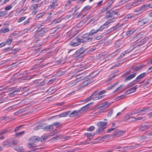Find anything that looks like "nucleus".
<instances>
[{
  "label": "nucleus",
  "instance_id": "obj_23",
  "mask_svg": "<svg viewBox=\"0 0 152 152\" xmlns=\"http://www.w3.org/2000/svg\"><path fill=\"white\" fill-rule=\"evenodd\" d=\"M74 0H69L67 1V3L66 4L65 7V8H67L69 5L72 3L74 1Z\"/></svg>",
  "mask_w": 152,
  "mask_h": 152
},
{
  "label": "nucleus",
  "instance_id": "obj_47",
  "mask_svg": "<svg viewBox=\"0 0 152 152\" xmlns=\"http://www.w3.org/2000/svg\"><path fill=\"white\" fill-rule=\"evenodd\" d=\"M28 109V107H26L23 109H22L21 110H20L18 111V112H20V113H21L23 112H25Z\"/></svg>",
  "mask_w": 152,
  "mask_h": 152
},
{
  "label": "nucleus",
  "instance_id": "obj_13",
  "mask_svg": "<svg viewBox=\"0 0 152 152\" xmlns=\"http://www.w3.org/2000/svg\"><path fill=\"white\" fill-rule=\"evenodd\" d=\"M137 86V85H136L127 90L126 91V93L127 94H129L134 92L137 89V88L136 87Z\"/></svg>",
  "mask_w": 152,
  "mask_h": 152
},
{
  "label": "nucleus",
  "instance_id": "obj_43",
  "mask_svg": "<svg viewBox=\"0 0 152 152\" xmlns=\"http://www.w3.org/2000/svg\"><path fill=\"white\" fill-rule=\"evenodd\" d=\"M147 4H144L142 5L141 7H140L139 9L140 11H142L145 9L147 8Z\"/></svg>",
  "mask_w": 152,
  "mask_h": 152
},
{
  "label": "nucleus",
  "instance_id": "obj_51",
  "mask_svg": "<svg viewBox=\"0 0 152 152\" xmlns=\"http://www.w3.org/2000/svg\"><path fill=\"white\" fill-rule=\"evenodd\" d=\"M134 32V31L132 30H129L127 31L126 32V35L128 36H130V35L132 34Z\"/></svg>",
  "mask_w": 152,
  "mask_h": 152
},
{
  "label": "nucleus",
  "instance_id": "obj_60",
  "mask_svg": "<svg viewBox=\"0 0 152 152\" xmlns=\"http://www.w3.org/2000/svg\"><path fill=\"white\" fill-rule=\"evenodd\" d=\"M126 95H121L120 96L118 97L117 98V99L118 100H120V99H121L125 97Z\"/></svg>",
  "mask_w": 152,
  "mask_h": 152
},
{
  "label": "nucleus",
  "instance_id": "obj_24",
  "mask_svg": "<svg viewBox=\"0 0 152 152\" xmlns=\"http://www.w3.org/2000/svg\"><path fill=\"white\" fill-rule=\"evenodd\" d=\"M83 53V50L82 49H80L78 50L77 51L75 54L77 55L78 54V56H80L81 55H82Z\"/></svg>",
  "mask_w": 152,
  "mask_h": 152
},
{
  "label": "nucleus",
  "instance_id": "obj_53",
  "mask_svg": "<svg viewBox=\"0 0 152 152\" xmlns=\"http://www.w3.org/2000/svg\"><path fill=\"white\" fill-rule=\"evenodd\" d=\"M76 40L79 43H84L83 39L82 38V39H80L79 38H77L76 39Z\"/></svg>",
  "mask_w": 152,
  "mask_h": 152
},
{
  "label": "nucleus",
  "instance_id": "obj_2",
  "mask_svg": "<svg viewBox=\"0 0 152 152\" xmlns=\"http://www.w3.org/2000/svg\"><path fill=\"white\" fill-rule=\"evenodd\" d=\"M142 68V66H134L132 67V69L133 70H135V71L132 74L128 76L124 80V82H126L128 81L129 80L134 77L136 76V75L137 72L138 71L141 70Z\"/></svg>",
  "mask_w": 152,
  "mask_h": 152
},
{
  "label": "nucleus",
  "instance_id": "obj_4",
  "mask_svg": "<svg viewBox=\"0 0 152 152\" xmlns=\"http://www.w3.org/2000/svg\"><path fill=\"white\" fill-rule=\"evenodd\" d=\"M81 37V38L83 39L84 43L91 41L94 38L92 37L88 36V34L87 33L83 34Z\"/></svg>",
  "mask_w": 152,
  "mask_h": 152
},
{
  "label": "nucleus",
  "instance_id": "obj_63",
  "mask_svg": "<svg viewBox=\"0 0 152 152\" xmlns=\"http://www.w3.org/2000/svg\"><path fill=\"white\" fill-rule=\"evenodd\" d=\"M12 7V6L11 5H10L6 7L5 8V9L6 10H10Z\"/></svg>",
  "mask_w": 152,
  "mask_h": 152
},
{
  "label": "nucleus",
  "instance_id": "obj_41",
  "mask_svg": "<svg viewBox=\"0 0 152 152\" xmlns=\"http://www.w3.org/2000/svg\"><path fill=\"white\" fill-rule=\"evenodd\" d=\"M110 7V5H108L107 6L104 7L103 8L102 10L101 11L102 12H104L106 11L107 10L109 9Z\"/></svg>",
  "mask_w": 152,
  "mask_h": 152
},
{
  "label": "nucleus",
  "instance_id": "obj_36",
  "mask_svg": "<svg viewBox=\"0 0 152 152\" xmlns=\"http://www.w3.org/2000/svg\"><path fill=\"white\" fill-rule=\"evenodd\" d=\"M115 124L113 123L112 124V127L111 128L108 129L107 130V132H109L110 131L113 130L115 129Z\"/></svg>",
  "mask_w": 152,
  "mask_h": 152
},
{
  "label": "nucleus",
  "instance_id": "obj_15",
  "mask_svg": "<svg viewBox=\"0 0 152 152\" xmlns=\"http://www.w3.org/2000/svg\"><path fill=\"white\" fill-rule=\"evenodd\" d=\"M92 5H88L84 7L82 10V12L83 13L86 12L88 10H90L92 8Z\"/></svg>",
  "mask_w": 152,
  "mask_h": 152
},
{
  "label": "nucleus",
  "instance_id": "obj_33",
  "mask_svg": "<svg viewBox=\"0 0 152 152\" xmlns=\"http://www.w3.org/2000/svg\"><path fill=\"white\" fill-rule=\"evenodd\" d=\"M114 21H113L112 20H109L107 21L103 25L105 27V28L107 27V25L110 24V23L111 22H113Z\"/></svg>",
  "mask_w": 152,
  "mask_h": 152
},
{
  "label": "nucleus",
  "instance_id": "obj_28",
  "mask_svg": "<svg viewBox=\"0 0 152 152\" xmlns=\"http://www.w3.org/2000/svg\"><path fill=\"white\" fill-rule=\"evenodd\" d=\"M45 13V12H44L37 14L35 17V20L38 19L39 18L42 17L43 15H44Z\"/></svg>",
  "mask_w": 152,
  "mask_h": 152
},
{
  "label": "nucleus",
  "instance_id": "obj_18",
  "mask_svg": "<svg viewBox=\"0 0 152 152\" xmlns=\"http://www.w3.org/2000/svg\"><path fill=\"white\" fill-rule=\"evenodd\" d=\"M70 111H69L67 112L61 113L59 115V117L61 118L64 117H66L69 115V114L70 113Z\"/></svg>",
  "mask_w": 152,
  "mask_h": 152
},
{
  "label": "nucleus",
  "instance_id": "obj_6",
  "mask_svg": "<svg viewBox=\"0 0 152 152\" xmlns=\"http://www.w3.org/2000/svg\"><path fill=\"white\" fill-rule=\"evenodd\" d=\"M150 21L149 18H146L139 21L138 24V25L140 26H142L149 23Z\"/></svg>",
  "mask_w": 152,
  "mask_h": 152
},
{
  "label": "nucleus",
  "instance_id": "obj_35",
  "mask_svg": "<svg viewBox=\"0 0 152 152\" xmlns=\"http://www.w3.org/2000/svg\"><path fill=\"white\" fill-rule=\"evenodd\" d=\"M58 4H53L51 3V4L49 6V8L51 9H55L57 6H58Z\"/></svg>",
  "mask_w": 152,
  "mask_h": 152
},
{
  "label": "nucleus",
  "instance_id": "obj_1",
  "mask_svg": "<svg viewBox=\"0 0 152 152\" xmlns=\"http://www.w3.org/2000/svg\"><path fill=\"white\" fill-rule=\"evenodd\" d=\"M107 123L106 122L101 121L98 122L97 124V126L98 129L96 131L95 134H99L104 131V129L106 128V126Z\"/></svg>",
  "mask_w": 152,
  "mask_h": 152
},
{
  "label": "nucleus",
  "instance_id": "obj_19",
  "mask_svg": "<svg viewBox=\"0 0 152 152\" xmlns=\"http://www.w3.org/2000/svg\"><path fill=\"white\" fill-rule=\"evenodd\" d=\"M132 50H133V49H132V50L129 49H128V50H126L125 51L123 52L120 55V58H122L123 57H124V56H125V55L126 54H128V53H130V52H131L132 51Z\"/></svg>",
  "mask_w": 152,
  "mask_h": 152
},
{
  "label": "nucleus",
  "instance_id": "obj_38",
  "mask_svg": "<svg viewBox=\"0 0 152 152\" xmlns=\"http://www.w3.org/2000/svg\"><path fill=\"white\" fill-rule=\"evenodd\" d=\"M25 132L24 131H23L17 133L15 134V136L18 137H19L24 134Z\"/></svg>",
  "mask_w": 152,
  "mask_h": 152
},
{
  "label": "nucleus",
  "instance_id": "obj_10",
  "mask_svg": "<svg viewBox=\"0 0 152 152\" xmlns=\"http://www.w3.org/2000/svg\"><path fill=\"white\" fill-rule=\"evenodd\" d=\"M20 90V89L18 88H15L11 91V92L9 93V95L10 96H13L14 95L17 94V92H19Z\"/></svg>",
  "mask_w": 152,
  "mask_h": 152
},
{
  "label": "nucleus",
  "instance_id": "obj_32",
  "mask_svg": "<svg viewBox=\"0 0 152 152\" xmlns=\"http://www.w3.org/2000/svg\"><path fill=\"white\" fill-rule=\"evenodd\" d=\"M10 30L8 28H4L0 30V33H5L9 31Z\"/></svg>",
  "mask_w": 152,
  "mask_h": 152
},
{
  "label": "nucleus",
  "instance_id": "obj_55",
  "mask_svg": "<svg viewBox=\"0 0 152 152\" xmlns=\"http://www.w3.org/2000/svg\"><path fill=\"white\" fill-rule=\"evenodd\" d=\"M95 129V127L94 126H90L89 128L87 129V130L88 131H93Z\"/></svg>",
  "mask_w": 152,
  "mask_h": 152
},
{
  "label": "nucleus",
  "instance_id": "obj_7",
  "mask_svg": "<svg viewBox=\"0 0 152 152\" xmlns=\"http://www.w3.org/2000/svg\"><path fill=\"white\" fill-rule=\"evenodd\" d=\"M97 95H91L86 100H90L93 99V100H96L101 99L104 97L105 95L101 96H97Z\"/></svg>",
  "mask_w": 152,
  "mask_h": 152
},
{
  "label": "nucleus",
  "instance_id": "obj_11",
  "mask_svg": "<svg viewBox=\"0 0 152 152\" xmlns=\"http://www.w3.org/2000/svg\"><path fill=\"white\" fill-rule=\"evenodd\" d=\"M123 131L120 130H116L113 134V136L116 137H118L123 134Z\"/></svg>",
  "mask_w": 152,
  "mask_h": 152
},
{
  "label": "nucleus",
  "instance_id": "obj_30",
  "mask_svg": "<svg viewBox=\"0 0 152 152\" xmlns=\"http://www.w3.org/2000/svg\"><path fill=\"white\" fill-rule=\"evenodd\" d=\"M151 110V109L150 108L145 107L143 109H141V113H148Z\"/></svg>",
  "mask_w": 152,
  "mask_h": 152
},
{
  "label": "nucleus",
  "instance_id": "obj_42",
  "mask_svg": "<svg viewBox=\"0 0 152 152\" xmlns=\"http://www.w3.org/2000/svg\"><path fill=\"white\" fill-rule=\"evenodd\" d=\"M89 83V81L88 80H87L84 82L83 83L81 84L80 86L81 88H83L85 86L88 84Z\"/></svg>",
  "mask_w": 152,
  "mask_h": 152
},
{
  "label": "nucleus",
  "instance_id": "obj_54",
  "mask_svg": "<svg viewBox=\"0 0 152 152\" xmlns=\"http://www.w3.org/2000/svg\"><path fill=\"white\" fill-rule=\"evenodd\" d=\"M30 18H28L27 20L24 21L23 23V25H25L30 23Z\"/></svg>",
  "mask_w": 152,
  "mask_h": 152
},
{
  "label": "nucleus",
  "instance_id": "obj_31",
  "mask_svg": "<svg viewBox=\"0 0 152 152\" xmlns=\"http://www.w3.org/2000/svg\"><path fill=\"white\" fill-rule=\"evenodd\" d=\"M137 83L135 81V80H134L132 82H131V83H129V84H128L127 86V88H129L133 86H134V85L135 84H136Z\"/></svg>",
  "mask_w": 152,
  "mask_h": 152
},
{
  "label": "nucleus",
  "instance_id": "obj_40",
  "mask_svg": "<svg viewBox=\"0 0 152 152\" xmlns=\"http://www.w3.org/2000/svg\"><path fill=\"white\" fill-rule=\"evenodd\" d=\"M52 125H53V126H54L56 128L60 127L61 126V124L58 122H55Z\"/></svg>",
  "mask_w": 152,
  "mask_h": 152
},
{
  "label": "nucleus",
  "instance_id": "obj_49",
  "mask_svg": "<svg viewBox=\"0 0 152 152\" xmlns=\"http://www.w3.org/2000/svg\"><path fill=\"white\" fill-rule=\"evenodd\" d=\"M48 137L47 136L44 135L42 136L40 139V140L41 142H43L45 141L46 139Z\"/></svg>",
  "mask_w": 152,
  "mask_h": 152
},
{
  "label": "nucleus",
  "instance_id": "obj_37",
  "mask_svg": "<svg viewBox=\"0 0 152 152\" xmlns=\"http://www.w3.org/2000/svg\"><path fill=\"white\" fill-rule=\"evenodd\" d=\"M15 105H13L11 106L10 107L7 109L5 110L4 111L6 112H8L9 111L11 110L12 109L15 108Z\"/></svg>",
  "mask_w": 152,
  "mask_h": 152
},
{
  "label": "nucleus",
  "instance_id": "obj_62",
  "mask_svg": "<svg viewBox=\"0 0 152 152\" xmlns=\"http://www.w3.org/2000/svg\"><path fill=\"white\" fill-rule=\"evenodd\" d=\"M113 112V110H111L109 111L107 114L108 117H110L112 114Z\"/></svg>",
  "mask_w": 152,
  "mask_h": 152
},
{
  "label": "nucleus",
  "instance_id": "obj_58",
  "mask_svg": "<svg viewBox=\"0 0 152 152\" xmlns=\"http://www.w3.org/2000/svg\"><path fill=\"white\" fill-rule=\"evenodd\" d=\"M115 77V75H114V74H112L109 76V78L110 79V80H111L112 79L114 78Z\"/></svg>",
  "mask_w": 152,
  "mask_h": 152
},
{
  "label": "nucleus",
  "instance_id": "obj_16",
  "mask_svg": "<svg viewBox=\"0 0 152 152\" xmlns=\"http://www.w3.org/2000/svg\"><path fill=\"white\" fill-rule=\"evenodd\" d=\"M40 138L37 136H34L30 138V140L31 141L34 142H37L40 140Z\"/></svg>",
  "mask_w": 152,
  "mask_h": 152
},
{
  "label": "nucleus",
  "instance_id": "obj_17",
  "mask_svg": "<svg viewBox=\"0 0 152 152\" xmlns=\"http://www.w3.org/2000/svg\"><path fill=\"white\" fill-rule=\"evenodd\" d=\"M43 129L46 131L50 132L53 129V125H50L45 127L43 128Z\"/></svg>",
  "mask_w": 152,
  "mask_h": 152
},
{
  "label": "nucleus",
  "instance_id": "obj_12",
  "mask_svg": "<svg viewBox=\"0 0 152 152\" xmlns=\"http://www.w3.org/2000/svg\"><path fill=\"white\" fill-rule=\"evenodd\" d=\"M106 92V91L105 90H103L101 91H95L94 93L92 94V95H98L100 96L101 95H102L104 93H105Z\"/></svg>",
  "mask_w": 152,
  "mask_h": 152
},
{
  "label": "nucleus",
  "instance_id": "obj_57",
  "mask_svg": "<svg viewBox=\"0 0 152 152\" xmlns=\"http://www.w3.org/2000/svg\"><path fill=\"white\" fill-rule=\"evenodd\" d=\"M26 17L25 16L21 17L18 20L17 22L18 23L20 22H21L23 20H24L26 19Z\"/></svg>",
  "mask_w": 152,
  "mask_h": 152
},
{
  "label": "nucleus",
  "instance_id": "obj_45",
  "mask_svg": "<svg viewBox=\"0 0 152 152\" xmlns=\"http://www.w3.org/2000/svg\"><path fill=\"white\" fill-rule=\"evenodd\" d=\"M134 120H132V121H138V120H142L143 118L142 117H139L137 118H135L134 117Z\"/></svg>",
  "mask_w": 152,
  "mask_h": 152
},
{
  "label": "nucleus",
  "instance_id": "obj_20",
  "mask_svg": "<svg viewBox=\"0 0 152 152\" xmlns=\"http://www.w3.org/2000/svg\"><path fill=\"white\" fill-rule=\"evenodd\" d=\"M69 116L70 117H74L78 115L77 111L75 110L72 112H70L69 114Z\"/></svg>",
  "mask_w": 152,
  "mask_h": 152
},
{
  "label": "nucleus",
  "instance_id": "obj_34",
  "mask_svg": "<svg viewBox=\"0 0 152 152\" xmlns=\"http://www.w3.org/2000/svg\"><path fill=\"white\" fill-rule=\"evenodd\" d=\"M27 146L28 148H30L32 147H34L36 146V145L32 142L29 143L27 144Z\"/></svg>",
  "mask_w": 152,
  "mask_h": 152
},
{
  "label": "nucleus",
  "instance_id": "obj_27",
  "mask_svg": "<svg viewBox=\"0 0 152 152\" xmlns=\"http://www.w3.org/2000/svg\"><path fill=\"white\" fill-rule=\"evenodd\" d=\"M41 4H34L32 5V10H37L38 8L40 7Z\"/></svg>",
  "mask_w": 152,
  "mask_h": 152
},
{
  "label": "nucleus",
  "instance_id": "obj_39",
  "mask_svg": "<svg viewBox=\"0 0 152 152\" xmlns=\"http://www.w3.org/2000/svg\"><path fill=\"white\" fill-rule=\"evenodd\" d=\"M78 43L72 41L70 42V45L72 46H77L79 45Z\"/></svg>",
  "mask_w": 152,
  "mask_h": 152
},
{
  "label": "nucleus",
  "instance_id": "obj_9",
  "mask_svg": "<svg viewBox=\"0 0 152 152\" xmlns=\"http://www.w3.org/2000/svg\"><path fill=\"white\" fill-rule=\"evenodd\" d=\"M146 75V72L142 73L138 75L135 80L136 82L138 83L140 82L144 77Z\"/></svg>",
  "mask_w": 152,
  "mask_h": 152
},
{
  "label": "nucleus",
  "instance_id": "obj_29",
  "mask_svg": "<svg viewBox=\"0 0 152 152\" xmlns=\"http://www.w3.org/2000/svg\"><path fill=\"white\" fill-rule=\"evenodd\" d=\"M110 104L109 103L107 102H104L102 104V105L104 107V109H106L110 105Z\"/></svg>",
  "mask_w": 152,
  "mask_h": 152
},
{
  "label": "nucleus",
  "instance_id": "obj_48",
  "mask_svg": "<svg viewBox=\"0 0 152 152\" xmlns=\"http://www.w3.org/2000/svg\"><path fill=\"white\" fill-rule=\"evenodd\" d=\"M89 104H87L86 105L82 107L81 109L82 111L85 110L86 109H88L89 108Z\"/></svg>",
  "mask_w": 152,
  "mask_h": 152
},
{
  "label": "nucleus",
  "instance_id": "obj_26",
  "mask_svg": "<svg viewBox=\"0 0 152 152\" xmlns=\"http://www.w3.org/2000/svg\"><path fill=\"white\" fill-rule=\"evenodd\" d=\"M97 31L94 29H92L89 33H87L88 34V36L91 37L94 34L97 33Z\"/></svg>",
  "mask_w": 152,
  "mask_h": 152
},
{
  "label": "nucleus",
  "instance_id": "obj_5",
  "mask_svg": "<svg viewBox=\"0 0 152 152\" xmlns=\"http://www.w3.org/2000/svg\"><path fill=\"white\" fill-rule=\"evenodd\" d=\"M152 127V124L150 123L147 124H142L139 127V129L140 131L147 130Z\"/></svg>",
  "mask_w": 152,
  "mask_h": 152
},
{
  "label": "nucleus",
  "instance_id": "obj_50",
  "mask_svg": "<svg viewBox=\"0 0 152 152\" xmlns=\"http://www.w3.org/2000/svg\"><path fill=\"white\" fill-rule=\"evenodd\" d=\"M43 125V124H41V125L36 127H35L34 128V129L35 130H37L40 129H43V128L42 127V125Z\"/></svg>",
  "mask_w": 152,
  "mask_h": 152
},
{
  "label": "nucleus",
  "instance_id": "obj_56",
  "mask_svg": "<svg viewBox=\"0 0 152 152\" xmlns=\"http://www.w3.org/2000/svg\"><path fill=\"white\" fill-rule=\"evenodd\" d=\"M105 27L104 26V25H102L99 28L97 29V32L100 31H102L103 29Z\"/></svg>",
  "mask_w": 152,
  "mask_h": 152
},
{
  "label": "nucleus",
  "instance_id": "obj_21",
  "mask_svg": "<svg viewBox=\"0 0 152 152\" xmlns=\"http://www.w3.org/2000/svg\"><path fill=\"white\" fill-rule=\"evenodd\" d=\"M14 149L19 152H23L24 151L23 148L22 146L16 147L14 148Z\"/></svg>",
  "mask_w": 152,
  "mask_h": 152
},
{
  "label": "nucleus",
  "instance_id": "obj_52",
  "mask_svg": "<svg viewBox=\"0 0 152 152\" xmlns=\"http://www.w3.org/2000/svg\"><path fill=\"white\" fill-rule=\"evenodd\" d=\"M12 42V38H10L8 39L6 42V43L8 45H10L11 42Z\"/></svg>",
  "mask_w": 152,
  "mask_h": 152
},
{
  "label": "nucleus",
  "instance_id": "obj_59",
  "mask_svg": "<svg viewBox=\"0 0 152 152\" xmlns=\"http://www.w3.org/2000/svg\"><path fill=\"white\" fill-rule=\"evenodd\" d=\"M123 86H124V85H121L119 86L118 88H117L115 91H113V92H114L115 91H118V90L121 89V88H122V87H123Z\"/></svg>",
  "mask_w": 152,
  "mask_h": 152
},
{
  "label": "nucleus",
  "instance_id": "obj_8",
  "mask_svg": "<svg viewBox=\"0 0 152 152\" xmlns=\"http://www.w3.org/2000/svg\"><path fill=\"white\" fill-rule=\"evenodd\" d=\"M48 31V28H41L37 32V36L38 37H42L44 34L46 33Z\"/></svg>",
  "mask_w": 152,
  "mask_h": 152
},
{
  "label": "nucleus",
  "instance_id": "obj_3",
  "mask_svg": "<svg viewBox=\"0 0 152 152\" xmlns=\"http://www.w3.org/2000/svg\"><path fill=\"white\" fill-rule=\"evenodd\" d=\"M119 15V12L116 10H113L111 9L106 12V17L107 18H113L114 15Z\"/></svg>",
  "mask_w": 152,
  "mask_h": 152
},
{
  "label": "nucleus",
  "instance_id": "obj_64",
  "mask_svg": "<svg viewBox=\"0 0 152 152\" xmlns=\"http://www.w3.org/2000/svg\"><path fill=\"white\" fill-rule=\"evenodd\" d=\"M45 83V82L44 80L39 83V87H41L42 86H43Z\"/></svg>",
  "mask_w": 152,
  "mask_h": 152
},
{
  "label": "nucleus",
  "instance_id": "obj_22",
  "mask_svg": "<svg viewBox=\"0 0 152 152\" xmlns=\"http://www.w3.org/2000/svg\"><path fill=\"white\" fill-rule=\"evenodd\" d=\"M95 134H95V133L93 134H91L90 133H86L85 134V135H87V137H88V139L89 140H90L91 139L93 138V137L95 135Z\"/></svg>",
  "mask_w": 152,
  "mask_h": 152
},
{
  "label": "nucleus",
  "instance_id": "obj_14",
  "mask_svg": "<svg viewBox=\"0 0 152 152\" xmlns=\"http://www.w3.org/2000/svg\"><path fill=\"white\" fill-rule=\"evenodd\" d=\"M11 142L12 141L11 140L7 139L6 140L3 142V145L4 146H7L8 147L11 145Z\"/></svg>",
  "mask_w": 152,
  "mask_h": 152
},
{
  "label": "nucleus",
  "instance_id": "obj_25",
  "mask_svg": "<svg viewBox=\"0 0 152 152\" xmlns=\"http://www.w3.org/2000/svg\"><path fill=\"white\" fill-rule=\"evenodd\" d=\"M134 118L133 117L128 115L125 117L123 119V121L125 122L128 121L131 118Z\"/></svg>",
  "mask_w": 152,
  "mask_h": 152
},
{
  "label": "nucleus",
  "instance_id": "obj_44",
  "mask_svg": "<svg viewBox=\"0 0 152 152\" xmlns=\"http://www.w3.org/2000/svg\"><path fill=\"white\" fill-rule=\"evenodd\" d=\"M7 14V12L6 11H1L0 12V17L4 16Z\"/></svg>",
  "mask_w": 152,
  "mask_h": 152
},
{
  "label": "nucleus",
  "instance_id": "obj_46",
  "mask_svg": "<svg viewBox=\"0 0 152 152\" xmlns=\"http://www.w3.org/2000/svg\"><path fill=\"white\" fill-rule=\"evenodd\" d=\"M81 7V6L80 5H79L75 6L74 8V12L75 13Z\"/></svg>",
  "mask_w": 152,
  "mask_h": 152
},
{
  "label": "nucleus",
  "instance_id": "obj_61",
  "mask_svg": "<svg viewBox=\"0 0 152 152\" xmlns=\"http://www.w3.org/2000/svg\"><path fill=\"white\" fill-rule=\"evenodd\" d=\"M137 4H136V3L135 2H134L133 3H130L129 4V6L131 7L132 6L135 7L137 6Z\"/></svg>",
  "mask_w": 152,
  "mask_h": 152
}]
</instances>
